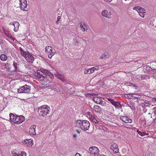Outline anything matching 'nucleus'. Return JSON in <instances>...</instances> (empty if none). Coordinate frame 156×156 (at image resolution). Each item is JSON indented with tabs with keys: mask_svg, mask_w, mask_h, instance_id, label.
I'll list each match as a JSON object with an SVG mask.
<instances>
[{
	"mask_svg": "<svg viewBox=\"0 0 156 156\" xmlns=\"http://www.w3.org/2000/svg\"><path fill=\"white\" fill-rule=\"evenodd\" d=\"M89 151H90V154L94 156H97L98 154H98L99 150L96 147L93 146L90 147Z\"/></svg>",
	"mask_w": 156,
	"mask_h": 156,
	"instance_id": "obj_9",
	"label": "nucleus"
},
{
	"mask_svg": "<svg viewBox=\"0 0 156 156\" xmlns=\"http://www.w3.org/2000/svg\"><path fill=\"white\" fill-rule=\"evenodd\" d=\"M90 72H90V74L94 73V71L92 68H90Z\"/></svg>",
	"mask_w": 156,
	"mask_h": 156,
	"instance_id": "obj_46",
	"label": "nucleus"
},
{
	"mask_svg": "<svg viewBox=\"0 0 156 156\" xmlns=\"http://www.w3.org/2000/svg\"><path fill=\"white\" fill-rule=\"evenodd\" d=\"M30 86L25 85L21 87L18 90L19 93H29L30 92Z\"/></svg>",
	"mask_w": 156,
	"mask_h": 156,
	"instance_id": "obj_4",
	"label": "nucleus"
},
{
	"mask_svg": "<svg viewBox=\"0 0 156 156\" xmlns=\"http://www.w3.org/2000/svg\"><path fill=\"white\" fill-rule=\"evenodd\" d=\"M87 113L88 115L90 116V115H91L89 112H87Z\"/></svg>",
	"mask_w": 156,
	"mask_h": 156,
	"instance_id": "obj_56",
	"label": "nucleus"
},
{
	"mask_svg": "<svg viewBox=\"0 0 156 156\" xmlns=\"http://www.w3.org/2000/svg\"><path fill=\"white\" fill-rule=\"evenodd\" d=\"M13 66L15 68L14 70L15 71H17V67H17V66H18L17 63L16 62H14L13 63Z\"/></svg>",
	"mask_w": 156,
	"mask_h": 156,
	"instance_id": "obj_31",
	"label": "nucleus"
},
{
	"mask_svg": "<svg viewBox=\"0 0 156 156\" xmlns=\"http://www.w3.org/2000/svg\"><path fill=\"white\" fill-rule=\"evenodd\" d=\"M59 79L61 80L63 82H65L66 80L63 77V76H61L60 77Z\"/></svg>",
	"mask_w": 156,
	"mask_h": 156,
	"instance_id": "obj_37",
	"label": "nucleus"
},
{
	"mask_svg": "<svg viewBox=\"0 0 156 156\" xmlns=\"http://www.w3.org/2000/svg\"><path fill=\"white\" fill-rule=\"evenodd\" d=\"M45 51L47 53H48V57L49 58H51L56 52L54 48L49 46H47L45 48Z\"/></svg>",
	"mask_w": 156,
	"mask_h": 156,
	"instance_id": "obj_3",
	"label": "nucleus"
},
{
	"mask_svg": "<svg viewBox=\"0 0 156 156\" xmlns=\"http://www.w3.org/2000/svg\"><path fill=\"white\" fill-rule=\"evenodd\" d=\"M76 131L77 132V133H80V131L78 130H76Z\"/></svg>",
	"mask_w": 156,
	"mask_h": 156,
	"instance_id": "obj_57",
	"label": "nucleus"
},
{
	"mask_svg": "<svg viewBox=\"0 0 156 156\" xmlns=\"http://www.w3.org/2000/svg\"><path fill=\"white\" fill-rule=\"evenodd\" d=\"M82 123V126H80V128L85 131L88 130L90 126L89 122L86 120H83V122Z\"/></svg>",
	"mask_w": 156,
	"mask_h": 156,
	"instance_id": "obj_10",
	"label": "nucleus"
},
{
	"mask_svg": "<svg viewBox=\"0 0 156 156\" xmlns=\"http://www.w3.org/2000/svg\"><path fill=\"white\" fill-rule=\"evenodd\" d=\"M120 119L123 122L126 123H131L132 122V120L129 118L127 116H121L120 117Z\"/></svg>",
	"mask_w": 156,
	"mask_h": 156,
	"instance_id": "obj_11",
	"label": "nucleus"
},
{
	"mask_svg": "<svg viewBox=\"0 0 156 156\" xmlns=\"http://www.w3.org/2000/svg\"><path fill=\"white\" fill-rule=\"evenodd\" d=\"M154 113L155 115H156V109L154 111Z\"/></svg>",
	"mask_w": 156,
	"mask_h": 156,
	"instance_id": "obj_59",
	"label": "nucleus"
},
{
	"mask_svg": "<svg viewBox=\"0 0 156 156\" xmlns=\"http://www.w3.org/2000/svg\"><path fill=\"white\" fill-rule=\"evenodd\" d=\"M35 76L39 81H42L47 78V75L44 73L39 70L37 71V73L35 74Z\"/></svg>",
	"mask_w": 156,
	"mask_h": 156,
	"instance_id": "obj_2",
	"label": "nucleus"
},
{
	"mask_svg": "<svg viewBox=\"0 0 156 156\" xmlns=\"http://www.w3.org/2000/svg\"><path fill=\"white\" fill-rule=\"evenodd\" d=\"M148 67L149 68V66H148ZM150 69H149V70H152V68H151L150 67Z\"/></svg>",
	"mask_w": 156,
	"mask_h": 156,
	"instance_id": "obj_60",
	"label": "nucleus"
},
{
	"mask_svg": "<svg viewBox=\"0 0 156 156\" xmlns=\"http://www.w3.org/2000/svg\"><path fill=\"white\" fill-rule=\"evenodd\" d=\"M80 27L83 29V31H85L87 29L86 25L84 23H82L80 24Z\"/></svg>",
	"mask_w": 156,
	"mask_h": 156,
	"instance_id": "obj_23",
	"label": "nucleus"
},
{
	"mask_svg": "<svg viewBox=\"0 0 156 156\" xmlns=\"http://www.w3.org/2000/svg\"><path fill=\"white\" fill-rule=\"evenodd\" d=\"M77 136V135L76 134H74L73 135V137L74 138H76Z\"/></svg>",
	"mask_w": 156,
	"mask_h": 156,
	"instance_id": "obj_55",
	"label": "nucleus"
},
{
	"mask_svg": "<svg viewBox=\"0 0 156 156\" xmlns=\"http://www.w3.org/2000/svg\"><path fill=\"white\" fill-rule=\"evenodd\" d=\"M49 107L46 105H42L38 108L37 111L40 115L44 117L49 114Z\"/></svg>",
	"mask_w": 156,
	"mask_h": 156,
	"instance_id": "obj_1",
	"label": "nucleus"
},
{
	"mask_svg": "<svg viewBox=\"0 0 156 156\" xmlns=\"http://www.w3.org/2000/svg\"><path fill=\"white\" fill-rule=\"evenodd\" d=\"M46 73H47V75L49 76L51 79L53 78L54 76L52 74H51L50 72H46Z\"/></svg>",
	"mask_w": 156,
	"mask_h": 156,
	"instance_id": "obj_33",
	"label": "nucleus"
},
{
	"mask_svg": "<svg viewBox=\"0 0 156 156\" xmlns=\"http://www.w3.org/2000/svg\"><path fill=\"white\" fill-rule=\"evenodd\" d=\"M20 2L21 9L23 11H27L28 9L27 7V0H20Z\"/></svg>",
	"mask_w": 156,
	"mask_h": 156,
	"instance_id": "obj_7",
	"label": "nucleus"
},
{
	"mask_svg": "<svg viewBox=\"0 0 156 156\" xmlns=\"http://www.w3.org/2000/svg\"><path fill=\"white\" fill-rule=\"evenodd\" d=\"M146 77L145 75H142L141 76L140 78L141 80H144Z\"/></svg>",
	"mask_w": 156,
	"mask_h": 156,
	"instance_id": "obj_41",
	"label": "nucleus"
},
{
	"mask_svg": "<svg viewBox=\"0 0 156 156\" xmlns=\"http://www.w3.org/2000/svg\"><path fill=\"white\" fill-rule=\"evenodd\" d=\"M9 65H10L9 63H7L6 64H5V68L7 69H9Z\"/></svg>",
	"mask_w": 156,
	"mask_h": 156,
	"instance_id": "obj_40",
	"label": "nucleus"
},
{
	"mask_svg": "<svg viewBox=\"0 0 156 156\" xmlns=\"http://www.w3.org/2000/svg\"><path fill=\"white\" fill-rule=\"evenodd\" d=\"M83 120L82 121L80 120H78L76 121V122L79 124L80 125V126H83Z\"/></svg>",
	"mask_w": 156,
	"mask_h": 156,
	"instance_id": "obj_30",
	"label": "nucleus"
},
{
	"mask_svg": "<svg viewBox=\"0 0 156 156\" xmlns=\"http://www.w3.org/2000/svg\"><path fill=\"white\" fill-rule=\"evenodd\" d=\"M108 56L107 55L103 54L100 57V59L102 60L105 59L107 58H108Z\"/></svg>",
	"mask_w": 156,
	"mask_h": 156,
	"instance_id": "obj_28",
	"label": "nucleus"
},
{
	"mask_svg": "<svg viewBox=\"0 0 156 156\" xmlns=\"http://www.w3.org/2000/svg\"><path fill=\"white\" fill-rule=\"evenodd\" d=\"M1 60L2 61H6L7 59V56L5 54H2L0 55Z\"/></svg>",
	"mask_w": 156,
	"mask_h": 156,
	"instance_id": "obj_22",
	"label": "nucleus"
},
{
	"mask_svg": "<svg viewBox=\"0 0 156 156\" xmlns=\"http://www.w3.org/2000/svg\"><path fill=\"white\" fill-rule=\"evenodd\" d=\"M36 126L35 125L32 126L30 128L29 133L31 135H36L35 133V128Z\"/></svg>",
	"mask_w": 156,
	"mask_h": 156,
	"instance_id": "obj_15",
	"label": "nucleus"
},
{
	"mask_svg": "<svg viewBox=\"0 0 156 156\" xmlns=\"http://www.w3.org/2000/svg\"><path fill=\"white\" fill-rule=\"evenodd\" d=\"M25 120V118L24 116L22 115L19 116L16 115L15 116V120H13V122L15 124H20L22 123Z\"/></svg>",
	"mask_w": 156,
	"mask_h": 156,
	"instance_id": "obj_6",
	"label": "nucleus"
},
{
	"mask_svg": "<svg viewBox=\"0 0 156 156\" xmlns=\"http://www.w3.org/2000/svg\"><path fill=\"white\" fill-rule=\"evenodd\" d=\"M111 148L113 150V152L115 153H117L119 152V149L118 146L116 144H113L111 145Z\"/></svg>",
	"mask_w": 156,
	"mask_h": 156,
	"instance_id": "obj_14",
	"label": "nucleus"
},
{
	"mask_svg": "<svg viewBox=\"0 0 156 156\" xmlns=\"http://www.w3.org/2000/svg\"><path fill=\"white\" fill-rule=\"evenodd\" d=\"M139 8L140 7H139L135 6L134 7L133 9L135 10L138 12L139 11Z\"/></svg>",
	"mask_w": 156,
	"mask_h": 156,
	"instance_id": "obj_45",
	"label": "nucleus"
},
{
	"mask_svg": "<svg viewBox=\"0 0 156 156\" xmlns=\"http://www.w3.org/2000/svg\"><path fill=\"white\" fill-rule=\"evenodd\" d=\"M12 36V35H11V34H8L7 35V37H8V38H9L10 37H11V36Z\"/></svg>",
	"mask_w": 156,
	"mask_h": 156,
	"instance_id": "obj_50",
	"label": "nucleus"
},
{
	"mask_svg": "<svg viewBox=\"0 0 156 156\" xmlns=\"http://www.w3.org/2000/svg\"><path fill=\"white\" fill-rule=\"evenodd\" d=\"M5 34L6 35V36L7 37V35H8V34H9V33H5Z\"/></svg>",
	"mask_w": 156,
	"mask_h": 156,
	"instance_id": "obj_58",
	"label": "nucleus"
},
{
	"mask_svg": "<svg viewBox=\"0 0 156 156\" xmlns=\"http://www.w3.org/2000/svg\"><path fill=\"white\" fill-rule=\"evenodd\" d=\"M11 154L13 156H26V153L25 152H21L20 154H18L15 151H13L11 152Z\"/></svg>",
	"mask_w": 156,
	"mask_h": 156,
	"instance_id": "obj_16",
	"label": "nucleus"
},
{
	"mask_svg": "<svg viewBox=\"0 0 156 156\" xmlns=\"http://www.w3.org/2000/svg\"><path fill=\"white\" fill-rule=\"evenodd\" d=\"M55 75L56 77L58 79L61 76H62V75H61V74L60 73H59L58 72L56 73V74H55Z\"/></svg>",
	"mask_w": 156,
	"mask_h": 156,
	"instance_id": "obj_35",
	"label": "nucleus"
},
{
	"mask_svg": "<svg viewBox=\"0 0 156 156\" xmlns=\"http://www.w3.org/2000/svg\"><path fill=\"white\" fill-rule=\"evenodd\" d=\"M89 72H90V68L89 69H87L86 68L84 70V73L85 74H90V73Z\"/></svg>",
	"mask_w": 156,
	"mask_h": 156,
	"instance_id": "obj_29",
	"label": "nucleus"
},
{
	"mask_svg": "<svg viewBox=\"0 0 156 156\" xmlns=\"http://www.w3.org/2000/svg\"><path fill=\"white\" fill-rule=\"evenodd\" d=\"M93 100L96 103L100 104L102 106H105L106 105L105 102L103 101L100 97H94L93 98Z\"/></svg>",
	"mask_w": 156,
	"mask_h": 156,
	"instance_id": "obj_8",
	"label": "nucleus"
},
{
	"mask_svg": "<svg viewBox=\"0 0 156 156\" xmlns=\"http://www.w3.org/2000/svg\"><path fill=\"white\" fill-rule=\"evenodd\" d=\"M24 66H25V67L26 68H28L30 67V66L29 64L25 65Z\"/></svg>",
	"mask_w": 156,
	"mask_h": 156,
	"instance_id": "obj_48",
	"label": "nucleus"
},
{
	"mask_svg": "<svg viewBox=\"0 0 156 156\" xmlns=\"http://www.w3.org/2000/svg\"><path fill=\"white\" fill-rule=\"evenodd\" d=\"M92 122H93V124H97L99 122L98 121L96 118H95L94 120H93L92 121Z\"/></svg>",
	"mask_w": 156,
	"mask_h": 156,
	"instance_id": "obj_39",
	"label": "nucleus"
},
{
	"mask_svg": "<svg viewBox=\"0 0 156 156\" xmlns=\"http://www.w3.org/2000/svg\"><path fill=\"white\" fill-rule=\"evenodd\" d=\"M97 156H106L104 154H98L97 155Z\"/></svg>",
	"mask_w": 156,
	"mask_h": 156,
	"instance_id": "obj_53",
	"label": "nucleus"
},
{
	"mask_svg": "<svg viewBox=\"0 0 156 156\" xmlns=\"http://www.w3.org/2000/svg\"><path fill=\"white\" fill-rule=\"evenodd\" d=\"M25 144H27V146H32L33 144V141L32 140H27L24 141Z\"/></svg>",
	"mask_w": 156,
	"mask_h": 156,
	"instance_id": "obj_18",
	"label": "nucleus"
},
{
	"mask_svg": "<svg viewBox=\"0 0 156 156\" xmlns=\"http://www.w3.org/2000/svg\"><path fill=\"white\" fill-rule=\"evenodd\" d=\"M78 37H79L78 36V37L75 36L73 38V44L75 46L78 45V44L79 42L77 39Z\"/></svg>",
	"mask_w": 156,
	"mask_h": 156,
	"instance_id": "obj_20",
	"label": "nucleus"
},
{
	"mask_svg": "<svg viewBox=\"0 0 156 156\" xmlns=\"http://www.w3.org/2000/svg\"><path fill=\"white\" fill-rule=\"evenodd\" d=\"M25 58L27 61L30 63H32L34 60V57L30 53L25 57Z\"/></svg>",
	"mask_w": 156,
	"mask_h": 156,
	"instance_id": "obj_13",
	"label": "nucleus"
},
{
	"mask_svg": "<svg viewBox=\"0 0 156 156\" xmlns=\"http://www.w3.org/2000/svg\"><path fill=\"white\" fill-rule=\"evenodd\" d=\"M137 133L141 136H144L145 135H148V134L144 132H142L138 130H137Z\"/></svg>",
	"mask_w": 156,
	"mask_h": 156,
	"instance_id": "obj_24",
	"label": "nucleus"
},
{
	"mask_svg": "<svg viewBox=\"0 0 156 156\" xmlns=\"http://www.w3.org/2000/svg\"><path fill=\"white\" fill-rule=\"evenodd\" d=\"M94 109L95 112L98 113H100L101 111V108L99 106L97 105H94Z\"/></svg>",
	"mask_w": 156,
	"mask_h": 156,
	"instance_id": "obj_19",
	"label": "nucleus"
},
{
	"mask_svg": "<svg viewBox=\"0 0 156 156\" xmlns=\"http://www.w3.org/2000/svg\"><path fill=\"white\" fill-rule=\"evenodd\" d=\"M9 38L12 41H14L15 39V38L13 37L12 36L11 37H9Z\"/></svg>",
	"mask_w": 156,
	"mask_h": 156,
	"instance_id": "obj_47",
	"label": "nucleus"
},
{
	"mask_svg": "<svg viewBox=\"0 0 156 156\" xmlns=\"http://www.w3.org/2000/svg\"><path fill=\"white\" fill-rule=\"evenodd\" d=\"M113 105H114L115 107L117 109L122 108V105L120 104V103L118 101H116L115 104Z\"/></svg>",
	"mask_w": 156,
	"mask_h": 156,
	"instance_id": "obj_21",
	"label": "nucleus"
},
{
	"mask_svg": "<svg viewBox=\"0 0 156 156\" xmlns=\"http://www.w3.org/2000/svg\"><path fill=\"white\" fill-rule=\"evenodd\" d=\"M89 117H90V119L92 121L93 120H94V119L95 118V117L93 115H92V114L91 115H90V116H89Z\"/></svg>",
	"mask_w": 156,
	"mask_h": 156,
	"instance_id": "obj_38",
	"label": "nucleus"
},
{
	"mask_svg": "<svg viewBox=\"0 0 156 156\" xmlns=\"http://www.w3.org/2000/svg\"><path fill=\"white\" fill-rule=\"evenodd\" d=\"M138 13L140 15V16L141 17H142V18H144V14L143 13L144 12H140H140H138Z\"/></svg>",
	"mask_w": 156,
	"mask_h": 156,
	"instance_id": "obj_42",
	"label": "nucleus"
},
{
	"mask_svg": "<svg viewBox=\"0 0 156 156\" xmlns=\"http://www.w3.org/2000/svg\"><path fill=\"white\" fill-rule=\"evenodd\" d=\"M18 30V28H14V30L15 31H16L17 30Z\"/></svg>",
	"mask_w": 156,
	"mask_h": 156,
	"instance_id": "obj_54",
	"label": "nucleus"
},
{
	"mask_svg": "<svg viewBox=\"0 0 156 156\" xmlns=\"http://www.w3.org/2000/svg\"><path fill=\"white\" fill-rule=\"evenodd\" d=\"M107 99L108 101L111 102V103L112 104V105H113L114 104H115L116 101H114V100L112 98H108Z\"/></svg>",
	"mask_w": 156,
	"mask_h": 156,
	"instance_id": "obj_27",
	"label": "nucleus"
},
{
	"mask_svg": "<svg viewBox=\"0 0 156 156\" xmlns=\"http://www.w3.org/2000/svg\"><path fill=\"white\" fill-rule=\"evenodd\" d=\"M80 156V154L78 153H76L75 155V156Z\"/></svg>",
	"mask_w": 156,
	"mask_h": 156,
	"instance_id": "obj_52",
	"label": "nucleus"
},
{
	"mask_svg": "<svg viewBox=\"0 0 156 156\" xmlns=\"http://www.w3.org/2000/svg\"><path fill=\"white\" fill-rule=\"evenodd\" d=\"M101 15L108 18H111V13L110 12H108L107 10H103L101 13Z\"/></svg>",
	"mask_w": 156,
	"mask_h": 156,
	"instance_id": "obj_12",
	"label": "nucleus"
},
{
	"mask_svg": "<svg viewBox=\"0 0 156 156\" xmlns=\"http://www.w3.org/2000/svg\"><path fill=\"white\" fill-rule=\"evenodd\" d=\"M92 68H93V69L94 70V71H95V70H98V69L99 68L98 66H94Z\"/></svg>",
	"mask_w": 156,
	"mask_h": 156,
	"instance_id": "obj_44",
	"label": "nucleus"
},
{
	"mask_svg": "<svg viewBox=\"0 0 156 156\" xmlns=\"http://www.w3.org/2000/svg\"><path fill=\"white\" fill-rule=\"evenodd\" d=\"M141 96L140 95H136V96L134 97V98L136 99H140L141 98Z\"/></svg>",
	"mask_w": 156,
	"mask_h": 156,
	"instance_id": "obj_36",
	"label": "nucleus"
},
{
	"mask_svg": "<svg viewBox=\"0 0 156 156\" xmlns=\"http://www.w3.org/2000/svg\"><path fill=\"white\" fill-rule=\"evenodd\" d=\"M145 11V10L143 8H142L141 7H140L139 9V11H138V12L140 13V12H144V11Z\"/></svg>",
	"mask_w": 156,
	"mask_h": 156,
	"instance_id": "obj_34",
	"label": "nucleus"
},
{
	"mask_svg": "<svg viewBox=\"0 0 156 156\" xmlns=\"http://www.w3.org/2000/svg\"><path fill=\"white\" fill-rule=\"evenodd\" d=\"M126 86H133L134 87H136L135 84L133 85V83H126Z\"/></svg>",
	"mask_w": 156,
	"mask_h": 156,
	"instance_id": "obj_32",
	"label": "nucleus"
},
{
	"mask_svg": "<svg viewBox=\"0 0 156 156\" xmlns=\"http://www.w3.org/2000/svg\"><path fill=\"white\" fill-rule=\"evenodd\" d=\"M19 50L21 55L22 56L24 57L25 58L29 53L28 52L24 51L21 47L19 48Z\"/></svg>",
	"mask_w": 156,
	"mask_h": 156,
	"instance_id": "obj_17",
	"label": "nucleus"
},
{
	"mask_svg": "<svg viewBox=\"0 0 156 156\" xmlns=\"http://www.w3.org/2000/svg\"><path fill=\"white\" fill-rule=\"evenodd\" d=\"M136 102L139 105L141 106L143 108H145L151 105L150 101H147L145 100L140 99L137 101Z\"/></svg>",
	"mask_w": 156,
	"mask_h": 156,
	"instance_id": "obj_5",
	"label": "nucleus"
},
{
	"mask_svg": "<svg viewBox=\"0 0 156 156\" xmlns=\"http://www.w3.org/2000/svg\"><path fill=\"white\" fill-rule=\"evenodd\" d=\"M61 19V17L60 16H58L57 18V20L56 21V23L57 24L58 22L59 21V20Z\"/></svg>",
	"mask_w": 156,
	"mask_h": 156,
	"instance_id": "obj_43",
	"label": "nucleus"
},
{
	"mask_svg": "<svg viewBox=\"0 0 156 156\" xmlns=\"http://www.w3.org/2000/svg\"><path fill=\"white\" fill-rule=\"evenodd\" d=\"M3 43L2 40L0 38V44H1Z\"/></svg>",
	"mask_w": 156,
	"mask_h": 156,
	"instance_id": "obj_51",
	"label": "nucleus"
},
{
	"mask_svg": "<svg viewBox=\"0 0 156 156\" xmlns=\"http://www.w3.org/2000/svg\"><path fill=\"white\" fill-rule=\"evenodd\" d=\"M12 24L14 26V27L16 28H17L19 26V23L16 21V22H14Z\"/></svg>",
	"mask_w": 156,
	"mask_h": 156,
	"instance_id": "obj_26",
	"label": "nucleus"
},
{
	"mask_svg": "<svg viewBox=\"0 0 156 156\" xmlns=\"http://www.w3.org/2000/svg\"><path fill=\"white\" fill-rule=\"evenodd\" d=\"M15 116L12 113L9 114L10 119L11 122H13V121H14L13 120H15Z\"/></svg>",
	"mask_w": 156,
	"mask_h": 156,
	"instance_id": "obj_25",
	"label": "nucleus"
},
{
	"mask_svg": "<svg viewBox=\"0 0 156 156\" xmlns=\"http://www.w3.org/2000/svg\"><path fill=\"white\" fill-rule=\"evenodd\" d=\"M152 101L154 102H156V98H154L152 99Z\"/></svg>",
	"mask_w": 156,
	"mask_h": 156,
	"instance_id": "obj_49",
	"label": "nucleus"
}]
</instances>
